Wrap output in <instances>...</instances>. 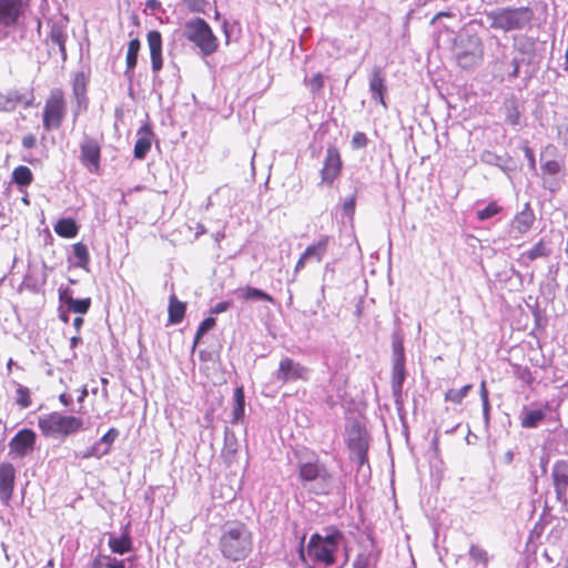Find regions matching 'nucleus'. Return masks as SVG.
<instances>
[{"instance_id":"nucleus-18","label":"nucleus","mask_w":568,"mask_h":568,"mask_svg":"<svg viewBox=\"0 0 568 568\" xmlns=\"http://www.w3.org/2000/svg\"><path fill=\"white\" fill-rule=\"evenodd\" d=\"M16 469L10 463L0 464V500L8 503L13 493Z\"/></svg>"},{"instance_id":"nucleus-2","label":"nucleus","mask_w":568,"mask_h":568,"mask_svg":"<svg viewBox=\"0 0 568 568\" xmlns=\"http://www.w3.org/2000/svg\"><path fill=\"white\" fill-rule=\"evenodd\" d=\"M343 535L335 528L326 529L325 535L313 534L307 545L308 556L313 558L316 564L324 565V567H332L336 562V552L339 549Z\"/></svg>"},{"instance_id":"nucleus-61","label":"nucleus","mask_w":568,"mask_h":568,"mask_svg":"<svg viewBox=\"0 0 568 568\" xmlns=\"http://www.w3.org/2000/svg\"><path fill=\"white\" fill-rule=\"evenodd\" d=\"M525 155L528 159L530 166L535 168V156L532 150L529 148H525Z\"/></svg>"},{"instance_id":"nucleus-56","label":"nucleus","mask_w":568,"mask_h":568,"mask_svg":"<svg viewBox=\"0 0 568 568\" xmlns=\"http://www.w3.org/2000/svg\"><path fill=\"white\" fill-rule=\"evenodd\" d=\"M105 561V556L99 555L93 559L89 568H106Z\"/></svg>"},{"instance_id":"nucleus-39","label":"nucleus","mask_w":568,"mask_h":568,"mask_svg":"<svg viewBox=\"0 0 568 568\" xmlns=\"http://www.w3.org/2000/svg\"><path fill=\"white\" fill-rule=\"evenodd\" d=\"M471 388H473V385L467 384L459 389H455V388L448 389L445 394V400L452 402L455 404H460Z\"/></svg>"},{"instance_id":"nucleus-38","label":"nucleus","mask_w":568,"mask_h":568,"mask_svg":"<svg viewBox=\"0 0 568 568\" xmlns=\"http://www.w3.org/2000/svg\"><path fill=\"white\" fill-rule=\"evenodd\" d=\"M91 306V298L75 300L73 297L68 298V310L77 314H87Z\"/></svg>"},{"instance_id":"nucleus-48","label":"nucleus","mask_w":568,"mask_h":568,"mask_svg":"<svg viewBox=\"0 0 568 568\" xmlns=\"http://www.w3.org/2000/svg\"><path fill=\"white\" fill-rule=\"evenodd\" d=\"M469 555L474 560L486 562L487 554L484 549L473 545L469 549Z\"/></svg>"},{"instance_id":"nucleus-28","label":"nucleus","mask_w":568,"mask_h":568,"mask_svg":"<svg viewBox=\"0 0 568 568\" xmlns=\"http://www.w3.org/2000/svg\"><path fill=\"white\" fill-rule=\"evenodd\" d=\"M239 448V442L234 434V432L230 430L229 428H225L224 432V446L222 449V457L225 462L231 463L237 452Z\"/></svg>"},{"instance_id":"nucleus-43","label":"nucleus","mask_w":568,"mask_h":568,"mask_svg":"<svg viewBox=\"0 0 568 568\" xmlns=\"http://www.w3.org/2000/svg\"><path fill=\"white\" fill-rule=\"evenodd\" d=\"M215 326V318L213 317H207L205 318L204 321H202L196 329V333H195V337H194V343H193V348L196 347V345L199 344L201 337L206 333L209 332L210 329H212L213 327Z\"/></svg>"},{"instance_id":"nucleus-3","label":"nucleus","mask_w":568,"mask_h":568,"mask_svg":"<svg viewBox=\"0 0 568 568\" xmlns=\"http://www.w3.org/2000/svg\"><path fill=\"white\" fill-rule=\"evenodd\" d=\"M485 17L490 29L509 32L523 30L529 26L534 19V11L529 7L496 8L485 12Z\"/></svg>"},{"instance_id":"nucleus-25","label":"nucleus","mask_w":568,"mask_h":568,"mask_svg":"<svg viewBox=\"0 0 568 568\" xmlns=\"http://www.w3.org/2000/svg\"><path fill=\"white\" fill-rule=\"evenodd\" d=\"M551 254V248L548 243L541 239L538 243H536L530 250L521 253L519 257V262L528 263L535 261L539 257H547Z\"/></svg>"},{"instance_id":"nucleus-4","label":"nucleus","mask_w":568,"mask_h":568,"mask_svg":"<svg viewBox=\"0 0 568 568\" xmlns=\"http://www.w3.org/2000/svg\"><path fill=\"white\" fill-rule=\"evenodd\" d=\"M298 477L302 486L315 495H326L333 488L332 474L317 459L301 463L298 465Z\"/></svg>"},{"instance_id":"nucleus-26","label":"nucleus","mask_w":568,"mask_h":568,"mask_svg":"<svg viewBox=\"0 0 568 568\" xmlns=\"http://www.w3.org/2000/svg\"><path fill=\"white\" fill-rule=\"evenodd\" d=\"M140 138L136 140L134 145V158L142 160L145 158L151 149L152 132L149 128H143L140 131Z\"/></svg>"},{"instance_id":"nucleus-34","label":"nucleus","mask_w":568,"mask_h":568,"mask_svg":"<svg viewBox=\"0 0 568 568\" xmlns=\"http://www.w3.org/2000/svg\"><path fill=\"white\" fill-rule=\"evenodd\" d=\"M33 180L31 170L26 165L17 166L12 172V181L19 186H28Z\"/></svg>"},{"instance_id":"nucleus-1","label":"nucleus","mask_w":568,"mask_h":568,"mask_svg":"<svg viewBox=\"0 0 568 568\" xmlns=\"http://www.w3.org/2000/svg\"><path fill=\"white\" fill-rule=\"evenodd\" d=\"M219 549L231 561L244 560L253 549V536L248 527L240 521L225 523L221 528Z\"/></svg>"},{"instance_id":"nucleus-24","label":"nucleus","mask_w":568,"mask_h":568,"mask_svg":"<svg viewBox=\"0 0 568 568\" xmlns=\"http://www.w3.org/2000/svg\"><path fill=\"white\" fill-rule=\"evenodd\" d=\"M108 545L112 552L119 555L129 552L132 549V540L126 529L120 537H116L114 534H109Z\"/></svg>"},{"instance_id":"nucleus-57","label":"nucleus","mask_w":568,"mask_h":568,"mask_svg":"<svg viewBox=\"0 0 568 568\" xmlns=\"http://www.w3.org/2000/svg\"><path fill=\"white\" fill-rule=\"evenodd\" d=\"M36 143H37V139L34 135L32 134H28L26 136H23L22 139V145L23 148L26 149H32L36 146Z\"/></svg>"},{"instance_id":"nucleus-55","label":"nucleus","mask_w":568,"mask_h":568,"mask_svg":"<svg viewBox=\"0 0 568 568\" xmlns=\"http://www.w3.org/2000/svg\"><path fill=\"white\" fill-rule=\"evenodd\" d=\"M59 300L60 302L64 303L68 305V298L69 297H73L72 296V291L68 287H59Z\"/></svg>"},{"instance_id":"nucleus-40","label":"nucleus","mask_w":568,"mask_h":568,"mask_svg":"<svg viewBox=\"0 0 568 568\" xmlns=\"http://www.w3.org/2000/svg\"><path fill=\"white\" fill-rule=\"evenodd\" d=\"M304 84L310 89L311 93L315 97L324 88V75L321 72H317L312 78H305Z\"/></svg>"},{"instance_id":"nucleus-47","label":"nucleus","mask_w":568,"mask_h":568,"mask_svg":"<svg viewBox=\"0 0 568 568\" xmlns=\"http://www.w3.org/2000/svg\"><path fill=\"white\" fill-rule=\"evenodd\" d=\"M541 170L544 173L555 175L560 171V164L558 161L550 160L542 164Z\"/></svg>"},{"instance_id":"nucleus-30","label":"nucleus","mask_w":568,"mask_h":568,"mask_svg":"<svg viewBox=\"0 0 568 568\" xmlns=\"http://www.w3.org/2000/svg\"><path fill=\"white\" fill-rule=\"evenodd\" d=\"M186 305L185 303L179 301L176 296L173 294L170 296L169 303V323L170 324H179L182 322L185 314Z\"/></svg>"},{"instance_id":"nucleus-49","label":"nucleus","mask_w":568,"mask_h":568,"mask_svg":"<svg viewBox=\"0 0 568 568\" xmlns=\"http://www.w3.org/2000/svg\"><path fill=\"white\" fill-rule=\"evenodd\" d=\"M367 142H368V139H367L366 134L363 132H356L353 135L352 145L354 148H357V149L365 148L367 145Z\"/></svg>"},{"instance_id":"nucleus-22","label":"nucleus","mask_w":568,"mask_h":568,"mask_svg":"<svg viewBox=\"0 0 568 568\" xmlns=\"http://www.w3.org/2000/svg\"><path fill=\"white\" fill-rule=\"evenodd\" d=\"M392 393L396 404L402 400L403 385L406 378L405 361H392Z\"/></svg>"},{"instance_id":"nucleus-52","label":"nucleus","mask_w":568,"mask_h":568,"mask_svg":"<svg viewBox=\"0 0 568 568\" xmlns=\"http://www.w3.org/2000/svg\"><path fill=\"white\" fill-rule=\"evenodd\" d=\"M231 305L232 303L229 301L219 302L211 308V314H220L226 312Z\"/></svg>"},{"instance_id":"nucleus-31","label":"nucleus","mask_w":568,"mask_h":568,"mask_svg":"<svg viewBox=\"0 0 568 568\" xmlns=\"http://www.w3.org/2000/svg\"><path fill=\"white\" fill-rule=\"evenodd\" d=\"M54 232L65 239L77 236L79 226L73 219H61L54 224Z\"/></svg>"},{"instance_id":"nucleus-32","label":"nucleus","mask_w":568,"mask_h":568,"mask_svg":"<svg viewBox=\"0 0 568 568\" xmlns=\"http://www.w3.org/2000/svg\"><path fill=\"white\" fill-rule=\"evenodd\" d=\"M49 37H50V40L52 41V43H54L59 47V51L61 53L62 60L64 61L67 59L65 41H67L68 36H67L63 27H61L59 24H53L51 27Z\"/></svg>"},{"instance_id":"nucleus-29","label":"nucleus","mask_w":568,"mask_h":568,"mask_svg":"<svg viewBox=\"0 0 568 568\" xmlns=\"http://www.w3.org/2000/svg\"><path fill=\"white\" fill-rule=\"evenodd\" d=\"M141 43L139 39H132L129 42L128 45V52H126V69L124 74L131 79L133 77V70L136 67L138 63V55L140 51Z\"/></svg>"},{"instance_id":"nucleus-44","label":"nucleus","mask_w":568,"mask_h":568,"mask_svg":"<svg viewBox=\"0 0 568 568\" xmlns=\"http://www.w3.org/2000/svg\"><path fill=\"white\" fill-rule=\"evenodd\" d=\"M500 211V207L496 203H489L485 209L477 211V217L480 221L488 220L495 216Z\"/></svg>"},{"instance_id":"nucleus-6","label":"nucleus","mask_w":568,"mask_h":568,"mask_svg":"<svg viewBox=\"0 0 568 568\" xmlns=\"http://www.w3.org/2000/svg\"><path fill=\"white\" fill-rule=\"evenodd\" d=\"M38 426L45 436L67 437L80 430L83 426V420L75 416L53 412L39 417Z\"/></svg>"},{"instance_id":"nucleus-27","label":"nucleus","mask_w":568,"mask_h":568,"mask_svg":"<svg viewBox=\"0 0 568 568\" xmlns=\"http://www.w3.org/2000/svg\"><path fill=\"white\" fill-rule=\"evenodd\" d=\"M548 406L546 405L544 408L528 410L524 409L523 416L520 418V425L524 428H535L537 425L545 419Z\"/></svg>"},{"instance_id":"nucleus-51","label":"nucleus","mask_w":568,"mask_h":568,"mask_svg":"<svg viewBox=\"0 0 568 568\" xmlns=\"http://www.w3.org/2000/svg\"><path fill=\"white\" fill-rule=\"evenodd\" d=\"M105 567L106 568H125V560H119L111 556H105Z\"/></svg>"},{"instance_id":"nucleus-23","label":"nucleus","mask_w":568,"mask_h":568,"mask_svg":"<svg viewBox=\"0 0 568 568\" xmlns=\"http://www.w3.org/2000/svg\"><path fill=\"white\" fill-rule=\"evenodd\" d=\"M503 110L507 123L510 125H519L521 111L520 103L516 97L510 95L506 98L503 104Z\"/></svg>"},{"instance_id":"nucleus-16","label":"nucleus","mask_w":568,"mask_h":568,"mask_svg":"<svg viewBox=\"0 0 568 568\" xmlns=\"http://www.w3.org/2000/svg\"><path fill=\"white\" fill-rule=\"evenodd\" d=\"M23 13L22 0H0V24L12 27Z\"/></svg>"},{"instance_id":"nucleus-53","label":"nucleus","mask_w":568,"mask_h":568,"mask_svg":"<svg viewBox=\"0 0 568 568\" xmlns=\"http://www.w3.org/2000/svg\"><path fill=\"white\" fill-rule=\"evenodd\" d=\"M355 202H356V197L355 195L351 196L349 199H347L344 204H343V210H344V213L347 214V215H352L354 213V209H355Z\"/></svg>"},{"instance_id":"nucleus-64","label":"nucleus","mask_w":568,"mask_h":568,"mask_svg":"<svg viewBox=\"0 0 568 568\" xmlns=\"http://www.w3.org/2000/svg\"><path fill=\"white\" fill-rule=\"evenodd\" d=\"M82 325H83V318L82 317H75L73 320V326H74V328H75L78 334L80 333V329H81Z\"/></svg>"},{"instance_id":"nucleus-42","label":"nucleus","mask_w":568,"mask_h":568,"mask_svg":"<svg viewBox=\"0 0 568 568\" xmlns=\"http://www.w3.org/2000/svg\"><path fill=\"white\" fill-rule=\"evenodd\" d=\"M480 161L483 163H486V164H489V165H495V166H498L500 169H504V165H505V160L501 155H498L491 151H488V150H485L481 152L480 154Z\"/></svg>"},{"instance_id":"nucleus-37","label":"nucleus","mask_w":568,"mask_h":568,"mask_svg":"<svg viewBox=\"0 0 568 568\" xmlns=\"http://www.w3.org/2000/svg\"><path fill=\"white\" fill-rule=\"evenodd\" d=\"M242 297L244 300H261L270 303L274 302V298L265 293L264 291L251 286H246L242 290Z\"/></svg>"},{"instance_id":"nucleus-20","label":"nucleus","mask_w":568,"mask_h":568,"mask_svg":"<svg viewBox=\"0 0 568 568\" xmlns=\"http://www.w3.org/2000/svg\"><path fill=\"white\" fill-rule=\"evenodd\" d=\"M150 49L152 71L159 72L163 65L162 60V36L158 30H152L146 36Z\"/></svg>"},{"instance_id":"nucleus-21","label":"nucleus","mask_w":568,"mask_h":568,"mask_svg":"<svg viewBox=\"0 0 568 568\" xmlns=\"http://www.w3.org/2000/svg\"><path fill=\"white\" fill-rule=\"evenodd\" d=\"M387 88L385 84V78L381 67H374L369 74V91L374 101L379 102L383 106H386L384 94Z\"/></svg>"},{"instance_id":"nucleus-17","label":"nucleus","mask_w":568,"mask_h":568,"mask_svg":"<svg viewBox=\"0 0 568 568\" xmlns=\"http://www.w3.org/2000/svg\"><path fill=\"white\" fill-rule=\"evenodd\" d=\"M468 41L470 49L458 51L456 55L457 62L463 69L475 67L480 61L483 54L481 41L478 37H470Z\"/></svg>"},{"instance_id":"nucleus-35","label":"nucleus","mask_w":568,"mask_h":568,"mask_svg":"<svg viewBox=\"0 0 568 568\" xmlns=\"http://www.w3.org/2000/svg\"><path fill=\"white\" fill-rule=\"evenodd\" d=\"M72 250L73 256L77 258L75 266L87 270L90 262V255L87 245L82 242H78L72 245Z\"/></svg>"},{"instance_id":"nucleus-41","label":"nucleus","mask_w":568,"mask_h":568,"mask_svg":"<svg viewBox=\"0 0 568 568\" xmlns=\"http://www.w3.org/2000/svg\"><path fill=\"white\" fill-rule=\"evenodd\" d=\"M16 403L21 408H28L31 405L30 390L28 387L17 384Z\"/></svg>"},{"instance_id":"nucleus-5","label":"nucleus","mask_w":568,"mask_h":568,"mask_svg":"<svg viewBox=\"0 0 568 568\" xmlns=\"http://www.w3.org/2000/svg\"><path fill=\"white\" fill-rule=\"evenodd\" d=\"M183 36L199 48L203 57L213 54L219 48V40L209 23L202 18H194L185 22Z\"/></svg>"},{"instance_id":"nucleus-62","label":"nucleus","mask_w":568,"mask_h":568,"mask_svg":"<svg viewBox=\"0 0 568 568\" xmlns=\"http://www.w3.org/2000/svg\"><path fill=\"white\" fill-rule=\"evenodd\" d=\"M80 343H82V338L79 334L70 338L71 348H75Z\"/></svg>"},{"instance_id":"nucleus-19","label":"nucleus","mask_w":568,"mask_h":568,"mask_svg":"<svg viewBox=\"0 0 568 568\" xmlns=\"http://www.w3.org/2000/svg\"><path fill=\"white\" fill-rule=\"evenodd\" d=\"M72 92L77 101V108L74 110V118H77L82 111L88 109L87 77L83 72H78L74 75Z\"/></svg>"},{"instance_id":"nucleus-54","label":"nucleus","mask_w":568,"mask_h":568,"mask_svg":"<svg viewBox=\"0 0 568 568\" xmlns=\"http://www.w3.org/2000/svg\"><path fill=\"white\" fill-rule=\"evenodd\" d=\"M368 566H369V558H368V556H365V555H359L353 564L354 568H368Z\"/></svg>"},{"instance_id":"nucleus-33","label":"nucleus","mask_w":568,"mask_h":568,"mask_svg":"<svg viewBox=\"0 0 568 568\" xmlns=\"http://www.w3.org/2000/svg\"><path fill=\"white\" fill-rule=\"evenodd\" d=\"M244 392L243 387H236L234 390V406L232 410V424H237L244 417Z\"/></svg>"},{"instance_id":"nucleus-10","label":"nucleus","mask_w":568,"mask_h":568,"mask_svg":"<svg viewBox=\"0 0 568 568\" xmlns=\"http://www.w3.org/2000/svg\"><path fill=\"white\" fill-rule=\"evenodd\" d=\"M80 162L90 173H99L101 162L100 142L90 135L84 134L80 142Z\"/></svg>"},{"instance_id":"nucleus-60","label":"nucleus","mask_w":568,"mask_h":568,"mask_svg":"<svg viewBox=\"0 0 568 568\" xmlns=\"http://www.w3.org/2000/svg\"><path fill=\"white\" fill-rule=\"evenodd\" d=\"M480 399H481V403L489 402L488 390L486 388V382L485 381H483L481 384H480Z\"/></svg>"},{"instance_id":"nucleus-11","label":"nucleus","mask_w":568,"mask_h":568,"mask_svg":"<svg viewBox=\"0 0 568 568\" xmlns=\"http://www.w3.org/2000/svg\"><path fill=\"white\" fill-rule=\"evenodd\" d=\"M342 170V159L336 148L329 146L326 151L324 164L321 170L322 184L332 185Z\"/></svg>"},{"instance_id":"nucleus-8","label":"nucleus","mask_w":568,"mask_h":568,"mask_svg":"<svg viewBox=\"0 0 568 568\" xmlns=\"http://www.w3.org/2000/svg\"><path fill=\"white\" fill-rule=\"evenodd\" d=\"M349 457L358 465V470L367 463L368 435L359 423H353L347 429L346 438Z\"/></svg>"},{"instance_id":"nucleus-46","label":"nucleus","mask_w":568,"mask_h":568,"mask_svg":"<svg viewBox=\"0 0 568 568\" xmlns=\"http://www.w3.org/2000/svg\"><path fill=\"white\" fill-rule=\"evenodd\" d=\"M184 2L193 12H203L207 4L206 0H184Z\"/></svg>"},{"instance_id":"nucleus-12","label":"nucleus","mask_w":568,"mask_h":568,"mask_svg":"<svg viewBox=\"0 0 568 568\" xmlns=\"http://www.w3.org/2000/svg\"><path fill=\"white\" fill-rule=\"evenodd\" d=\"M36 433L24 428L19 430L9 443L10 454L14 457H24L33 450L36 444Z\"/></svg>"},{"instance_id":"nucleus-50","label":"nucleus","mask_w":568,"mask_h":568,"mask_svg":"<svg viewBox=\"0 0 568 568\" xmlns=\"http://www.w3.org/2000/svg\"><path fill=\"white\" fill-rule=\"evenodd\" d=\"M90 448L91 455H94L95 458H101L102 456L109 454V448L104 447L100 442H97Z\"/></svg>"},{"instance_id":"nucleus-59","label":"nucleus","mask_w":568,"mask_h":568,"mask_svg":"<svg viewBox=\"0 0 568 568\" xmlns=\"http://www.w3.org/2000/svg\"><path fill=\"white\" fill-rule=\"evenodd\" d=\"M483 404V417H484V422H485V425L488 426L489 425V410H490V405H489V402H485V403H481Z\"/></svg>"},{"instance_id":"nucleus-15","label":"nucleus","mask_w":568,"mask_h":568,"mask_svg":"<svg viewBox=\"0 0 568 568\" xmlns=\"http://www.w3.org/2000/svg\"><path fill=\"white\" fill-rule=\"evenodd\" d=\"M535 222V213L528 203L525 204L524 209L515 215L511 221L509 234L514 239H519L526 234Z\"/></svg>"},{"instance_id":"nucleus-13","label":"nucleus","mask_w":568,"mask_h":568,"mask_svg":"<svg viewBox=\"0 0 568 568\" xmlns=\"http://www.w3.org/2000/svg\"><path fill=\"white\" fill-rule=\"evenodd\" d=\"M329 242L331 237L328 235H322L316 243L307 246L304 253L300 256L295 265L294 273L296 274L303 270L307 261L315 260L316 262H321L327 252Z\"/></svg>"},{"instance_id":"nucleus-58","label":"nucleus","mask_w":568,"mask_h":568,"mask_svg":"<svg viewBox=\"0 0 568 568\" xmlns=\"http://www.w3.org/2000/svg\"><path fill=\"white\" fill-rule=\"evenodd\" d=\"M511 64H513V70L509 72V77L517 78L519 74L520 60L517 57H515L511 61Z\"/></svg>"},{"instance_id":"nucleus-14","label":"nucleus","mask_w":568,"mask_h":568,"mask_svg":"<svg viewBox=\"0 0 568 568\" xmlns=\"http://www.w3.org/2000/svg\"><path fill=\"white\" fill-rule=\"evenodd\" d=\"M551 477L558 501L566 504L568 488V462L557 460L552 466Z\"/></svg>"},{"instance_id":"nucleus-7","label":"nucleus","mask_w":568,"mask_h":568,"mask_svg":"<svg viewBox=\"0 0 568 568\" xmlns=\"http://www.w3.org/2000/svg\"><path fill=\"white\" fill-rule=\"evenodd\" d=\"M67 103L61 89L51 90L43 109L42 123L45 131L58 130L65 116Z\"/></svg>"},{"instance_id":"nucleus-45","label":"nucleus","mask_w":568,"mask_h":568,"mask_svg":"<svg viewBox=\"0 0 568 568\" xmlns=\"http://www.w3.org/2000/svg\"><path fill=\"white\" fill-rule=\"evenodd\" d=\"M118 436H119V430L116 428L112 427L100 438L99 442L104 447H108L110 449L111 445L115 442Z\"/></svg>"},{"instance_id":"nucleus-9","label":"nucleus","mask_w":568,"mask_h":568,"mask_svg":"<svg viewBox=\"0 0 568 568\" xmlns=\"http://www.w3.org/2000/svg\"><path fill=\"white\" fill-rule=\"evenodd\" d=\"M310 368L291 357L281 359L278 368L273 372L272 379L280 384L293 383L296 381H307Z\"/></svg>"},{"instance_id":"nucleus-63","label":"nucleus","mask_w":568,"mask_h":568,"mask_svg":"<svg viewBox=\"0 0 568 568\" xmlns=\"http://www.w3.org/2000/svg\"><path fill=\"white\" fill-rule=\"evenodd\" d=\"M160 6H161V3L159 0H148L146 1V7L151 10H156L160 8Z\"/></svg>"},{"instance_id":"nucleus-36","label":"nucleus","mask_w":568,"mask_h":568,"mask_svg":"<svg viewBox=\"0 0 568 568\" xmlns=\"http://www.w3.org/2000/svg\"><path fill=\"white\" fill-rule=\"evenodd\" d=\"M392 361H405L404 338L399 331L394 332L392 335Z\"/></svg>"}]
</instances>
